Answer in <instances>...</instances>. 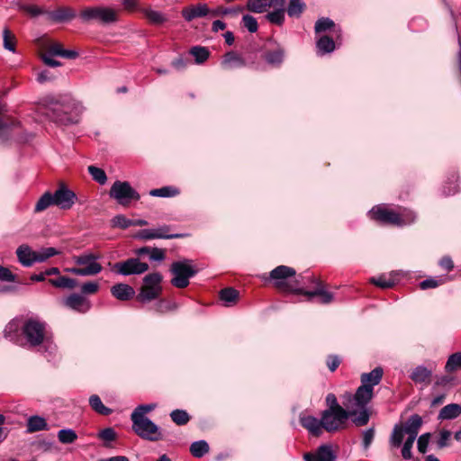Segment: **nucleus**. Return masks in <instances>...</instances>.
I'll return each mask as SVG.
<instances>
[{
  "mask_svg": "<svg viewBox=\"0 0 461 461\" xmlns=\"http://www.w3.org/2000/svg\"><path fill=\"white\" fill-rule=\"evenodd\" d=\"M370 282L376 286L381 288H391L394 285V281L390 278H386L385 276H380L378 277H372Z\"/></svg>",
  "mask_w": 461,
  "mask_h": 461,
  "instance_id": "864d4df0",
  "label": "nucleus"
},
{
  "mask_svg": "<svg viewBox=\"0 0 461 461\" xmlns=\"http://www.w3.org/2000/svg\"><path fill=\"white\" fill-rule=\"evenodd\" d=\"M461 414V406L457 403H450L444 406L439 413V420H453Z\"/></svg>",
  "mask_w": 461,
  "mask_h": 461,
  "instance_id": "2f4dec72",
  "label": "nucleus"
},
{
  "mask_svg": "<svg viewBox=\"0 0 461 461\" xmlns=\"http://www.w3.org/2000/svg\"><path fill=\"white\" fill-rule=\"evenodd\" d=\"M296 272L293 267L282 265L270 272V277L275 280V285L277 289L299 294L303 292V288H295L285 281L288 277L294 276Z\"/></svg>",
  "mask_w": 461,
  "mask_h": 461,
  "instance_id": "ddd939ff",
  "label": "nucleus"
},
{
  "mask_svg": "<svg viewBox=\"0 0 461 461\" xmlns=\"http://www.w3.org/2000/svg\"><path fill=\"white\" fill-rule=\"evenodd\" d=\"M87 170L89 174L91 175L92 178L97 182L100 185H104L107 181V176L105 172L97 167L95 166H89L87 167Z\"/></svg>",
  "mask_w": 461,
  "mask_h": 461,
  "instance_id": "a18cd8bd",
  "label": "nucleus"
},
{
  "mask_svg": "<svg viewBox=\"0 0 461 461\" xmlns=\"http://www.w3.org/2000/svg\"><path fill=\"white\" fill-rule=\"evenodd\" d=\"M49 283L51 284L55 287L69 288V289L76 287V285H77V280L67 277V276H59L55 279H50Z\"/></svg>",
  "mask_w": 461,
  "mask_h": 461,
  "instance_id": "58836bf2",
  "label": "nucleus"
},
{
  "mask_svg": "<svg viewBox=\"0 0 461 461\" xmlns=\"http://www.w3.org/2000/svg\"><path fill=\"white\" fill-rule=\"evenodd\" d=\"M166 258V251L163 249L153 248L150 251L149 259L151 261H158L161 262Z\"/></svg>",
  "mask_w": 461,
  "mask_h": 461,
  "instance_id": "e2e57ef3",
  "label": "nucleus"
},
{
  "mask_svg": "<svg viewBox=\"0 0 461 461\" xmlns=\"http://www.w3.org/2000/svg\"><path fill=\"white\" fill-rule=\"evenodd\" d=\"M190 54L194 57L197 64H201L209 58L210 52L205 47L194 46L190 50Z\"/></svg>",
  "mask_w": 461,
  "mask_h": 461,
  "instance_id": "a19ab883",
  "label": "nucleus"
},
{
  "mask_svg": "<svg viewBox=\"0 0 461 461\" xmlns=\"http://www.w3.org/2000/svg\"><path fill=\"white\" fill-rule=\"evenodd\" d=\"M3 40L5 49L12 52H14L16 44V39L14 34L10 30L5 28L3 32Z\"/></svg>",
  "mask_w": 461,
  "mask_h": 461,
  "instance_id": "de8ad7c7",
  "label": "nucleus"
},
{
  "mask_svg": "<svg viewBox=\"0 0 461 461\" xmlns=\"http://www.w3.org/2000/svg\"><path fill=\"white\" fill-rule=\"evenodd\" d=\"M246 65L245 60L237 53L230 51L226 53L221 61L224 69H235L242 68Z\"/></svg>",
  "mask_w": 461,
  "mask_h": 461,
  "instance_id": "cd10ccee",
  "label": "nucleus"
},
{
  "mask_svg": "<svg viewBox=\"0 0 461 461\" xmlns=\"http://www.w3.org/2000/svg\"><path fill=\"white\" fill-rule=\"evenodd\" d=\"M132 429L142 438L156 441L160 438L158 427L147 417L141 414L131 413Z\"/></svg>",
  "mask_w": 461,
  "mask_h": 461,
  "instance_id": "9d476101",
  "label": "nucleus"
},
{
  "mask_svg": "<svg viewBox=\"0 0 461 461\" xmlns=\"http://www.w3.org/2000/svg\"><path fill=\"white\" fill-rule=\"evenodd\" d=\"M99 258V255L90 252L75 256L73 260L80 267H72L68 269V271L82 276H95L102 271V266L97 262Z\"/></svg>",
  "mask_w": 461,
  "mask_h": 461,
  "instance_id": "423d86ee",
  "label": "nucleus"
},
{
  "mask_svg": "<svg viewBox=\"0 0 461 461\" xmlns=\"http://www.w3.org/2000/svg\"><path fill=\"white\" fill-rule=\"evenodd\" d=\"M84 22L96 21L104 24L114 23L119 19V11L105 6L88 7L81 11Z\"/></svg>",
  "mask_w": 461,
  "mask_h": 461,
  "instance_id": "6e6552de",
  "label": "nucleus"
},
{
  "mask_svg": "<svg viewBox=\"0 0 461 461\" xmlns=\"http://www.w3.org/2000/svg\"><path fill=\"white\" fill-rule=\"evenodd\" d=\"M4 336L8 340L27 349H33L51 357L57 353V345L45 322L30 318L22 322L18 319L9 321Z\"/></svg>",
  "mask_w": 461,
  "mask_h": 461,
  "instance_id": "f257e3e1",
  "label": "nucleus"
},
{
  "mask_svg": "<svg viewBox=\"0 0 461 461\" xmlns=\"http://www.w3.org/2000/svg\"><path fill=\"white\" fill-rule=\"evenodd\" d=\"M18 261L26 267H32L35 263L36 251L26 244L19 246L16 249Z\"/></svg>",
  "mask_w": 461,
  "mask_h": 461,
  "instance_id": "412c9836",
  "label": "nucleus"
},
{
  "mask_svg": "<svg viewBox=\"0 0 461 461\" xmlns=\"http://www.w3.org/2000/svg\"><path fill=\"white\" fill-rule=\"evenodd\" d=\"M52 194L55 205L63 210L70 209L77 200L76 194L65 185H60Z\"/></svg>",
  "mask_w": 461,
  "mask_h": 461,
  "instance_id": "dca6fc26",
  "label": "nucleus"
},
{
  "mask_svg": "<svg viewBox=\"0 0 461 461\" xmlns=\"http://www.w3.org/2000/svg\"><path fill=\"white\" fill-rule=\"evenodd\" d=\"M136 11L141 13L143 16L147 19L148 23L152 25H161L167 22V16L157 10L152 9L150 6L148 7H140L139 5V9Z\"/></svg>",
  "mask_w": 461,
  "mask_h": 461,
  "instance_id": "aec40b11",
  "label": "nucleus"
},
{
  "mask_svg": "<svg viewBox=\"0 0 461 461\" xmlns=\"http://www.w3.org/2000/svg\"><path fill=\"white\" fill-rule=\"evenodd\" d=\"M421 424L422 420L420 416H419L418 414H414L409 418L403 429L405 433L409 435V437H412V438L416 439Z\"/></svg>",
  "mask_w": 461,
  "mask_h": 461,
  "instance_id": "7c9ffc66",
  "label": "nucleus"
},
{
  "mask_svg": "<svg viewBox=\"0 0 461 461\" xmlns=\"http://www.w3.org/2000/svg\"><path fill=\"white\" fill-rule=\"evenodd\" d=\"M308 279L316 284V287L312 291L303 289V292L299 293V294L306 295L309 298L317 296L319 297V303L321 304H329L333 302L334 294L325 289V285L321 280L315 278L313 276H309Z\"/></svg>",
  "mask_w": 461,
  "mask_h": 461,
  "instance_id": "2eb2a0df",
  "label": "nucleus"
},
{
  "mask_svg": "<svg viewBox=\"0 0 461 461\" xmlns=\"http://www.w3.org/2000/svg\"><path fill=\"white\" fill-rule=\"evenodd\" d=\"M15 280V275H14L8 268L0 266V281L14 282Z\"/></svg>",
  "mask_w": 461,
  "mask_h": 461,
  "instance_id": "0e129e2a",
  "label": "nucleus"
},
{
  "mask_svg": "<svg viewBox=\"0 0 461 461\" xmlns=\"http://www.w3.org/2000/svg\"><path fill=\"white\" fill-rule=\"evenodd\" d=\"M112 226L113 228L127 229L131 226V220L126 218L122 214H118L112 219Z\"/></svg>",
  "mask_w": 461,
  "mask_h": 461,
  "instance_id": "603ef678",
  "label": "nucleus"
},
{
  "mask_svg": "<svg viewBox=\"0 0 461 461\" xmlns=\"http://www.w3.org/2000/svg\"><path fill=\"white\" fill-rule=\"evenodd\" d=\"M48 429V424L44 418L34 415L28 419L27 431L30 433L41 431Z\"/></svg>",
  "mask_w": 461,
  "mask_h": 461,
  "instance_id": "473e14b6",
  "label": "nucleus"
},
{
  "mask_svg": "<svg viewBox=\"0 0 461 461\" xmlns=\"http://www.w3.org/2000/svg\"><path fill=\"white\" fill-rule=\"evenodd\" d=\"M50 205H55L53 194L50 192H46L40 197V199L36 203L34 212H42L49 208Z\"/></svg>",
  "mask_w": 461,
  "mask_h": 461,
  "instance_id": "e433bc0d",
  "label": "nucleus"
},
{
  "mask_svg": "<svg viewBox=\"0 0 461 461\" xmlns=\"http://www.w3.org/2000/svg\"><path fill=\"white\" fill-rule=\"evenodd\" d=\"M242 22L244 26L248 29L249 32H256L258 31V22L253 16L249 14H245L242 17Z\"/></svg>",
  "mask_w": 461,
  "mask_h": 461,
  "instance_id": "5fc2aeb1",
  "label": "nucleus"
},
{
  "mask_svg": "<svg viewBox=\"0 0 461 461\" xmlns=\"http://www.w3.org/2000/svg\"><path fill=\"white\" fill-rule=\"evenodd\" d=\"M300 423L315 437H318L322 433V419L318 420L312 415L302 414L300 416Z\"/></svg>",
  "mask_w": 461,
  "mask_h": 461,
  "instance_id": "6ab92c4d",
  "label": "nucleus"
},
{
  "mask_svg": "<svg viewBox=\"0 0 461 461\" xmlns=\"http://www.w3.org/2000/svg\"><path fill=\"white\" fill-rule=\"evenodd\" d=\"M113 269L120 275H140L149 270V265L141 262L138 258H131L125 261L115 263Z\"/></svg>",
  "mask_w": 461,
  "mask_h": 461,
  "instance_id": "4468645a",
  "label": "nucleus"
},
{
  "mask_svg": "<svg viewBox=\"0 0 461 461\" xmlns=\"http://www.w3.org/2000/svg\"><path fill=\"white\" fill-rule=\"evenodd\" d=\"M369 214L372 219L380 222L396 226L410 224L415 220L414 213L407 209L396 212L384 206H375L369 212Z\"/></svg>",
  "mask_w": 461,
  "mask_h": 461,
  "instance_id": "39448f33",
  "label": "nucleus"
},
{
  "mask_svg": "<svg viewBox=\"0 0 461 461\" xmlns=\"http://www.w3.org/2000/svg\"><path fill=\"white\" fill-rule=\"evenodd\" d=\"M458 368H461V353H455L449 356L445 369L447 372H453Z\"/></svg>",
  "mask_w": 461,
  "mask_h": 461,
  "instance_id": "8fccbe9b",
  "label": "nucleus"
},
{
  "mask_svg": "<svg viewBox=\"0 0 461 461\" xmlns=\"http://www.w3.org/2000/svg\"><path fill=\"white\" fill-rule=\"evenodd\" d=\"M59 251L55 248H42L41 250L36 251L35 263L36 262H44L48 258L59 255Z\"/></svg>",
  "mask_w": 461,
  "mask_h": 461,
  "instance_id": "49530a36",
  "label": "nucleus"
},
{
  "mask_svg": "<svg viewBox=\"0 0 461 461\" xmlns=\"http://www.w3.org/2000/svg\"><path fill=\"white\" fill-rule=\"evenodd\" d=\"M285 4L286 0H248L247 8L253 13H267L265 16L267 21L282 26L285 23Z\"/></svg>",
  "mask_w": 461,
  "mask_h": 461,
  "instance_id": "7ed1b4c3",
  "label": "nucleus"
},
{
  "mask_svg": "<svg viewBox=\"0 0 461 461\" xmlns=\"http://www.w3.org/2000/svg\"><path fill=\"white\" fill-rule=\"evenodd\" d=\"M429 438H430V434L429 433L422 434L418 438V450L421 454H425L426 453L427 447H428V445H429Z\"/></svg>",
  "mask_w": 461,
  "mask_h": 461,
  "instance_id": "680f3d73",
  "label": "nucleus"
},
{
  "mask_svg": "<svg viewBox=\"0 0 461 461\" xmlns=\"http://www.w3.org/2000/svg\"><path fill=\"white\" fill-rule=\"evenodd\" d=\"M208 14H211V11L208 8V6L204 4L193 5V6L185 8L182 11L183 17L188 22L192 21L194 18L203 17V16L207 15Z\"/></svg>",
  "mask_w": 461,
  "mask_h": 461,
  "instance_id": "393cba45",
  "label": "nucleus"
},
{
  "mask_svg": "<svg viewBox=\"0 0 461 461\" xmlns=\"http://www.w3.org/2000/svg\"><path fill=\"white\" fill-rule=\"evenodd\" d=\"M374 438H375V429H374V428L367 429L366 430H365L363 432V441H362V444H363V447L365 449H367L370 447Z\"/></svg>",
  "mask_w": 461,
  "mask_h": 461,
  "instance_id": "052dcab7",
  "label": "nucleus"
},
{
  "mask_svg": "<svg viewBox=\"0 0 461 461\" xmlns=\"http://www.w3.org/2000/svg\"><path fill=\"white\" fill-rule=\"evenodd\" d=\"M111 294L120 301H128L134 296L135 291L131 285L120 283L112 286Z\"/></svg>",
  "mask_w": 461,
  "mask_h": 461,
  "instance_id": "5701e85b",
  "label": "nucleus"
},
{
  "mask_svg": "<svg viewBox=\"0 0 461 461\" xmlns=\"http://www.w3.org/2000/svg\"><path fill=\"white\" fill-rule=\"evenodd\" d=\"M209 445L205 440L195 441L190 446V453L193 456L200 458L209 452Z\"/></svg>",
  "mask_w": 461,
  "mask_h": 461,
  "instance_id": "c9c22d12",
  "label": "nucleus"
},
{
  "mask_svg": "<svg viewBox=\"0 0 461 461\" xmlns=\"http://www.w3.org/2000/svg\"><path fill=\"white\" fill-rule=\"evenodd\" d=\"M46 109L47 115L61 124L77 123L83 111L82 105L69 95L50 102Z\"/></svg>",
  "mask_w": 461,
  "mask_h": 461,
  "instance_id": "f03ea898",
  "label": "nucleus"
},
{
  "mask_svg": "<svg viewBox=\"0 0 461 461\" xmlns=\"http://www.w3.org/2000/svg\"><path fill=\"white\" fill-rule=\"evenodd\" d=\"M335 28V23L328 18V17H321L319 18L314 25V31L316 33L324 32L330 30H332Z\"/></svg>",
  "mask_w": 461,
  "mask_h": 461,
  "instance_id": "ea45409f",
  "label": "nucleus"
},
{
  "mask_svg": "<svg viewBox=\"0 0 461 461\" xmlns=\"http://www.w3.org/2000/svg\"><path fill=\"white\" fill-rule=\"evenodd\" d=\"M46 53L53 56H60L67 59H76L77 52L74 50H66L62 45L57 41H49L45 46Z\"/></svg>",
  "mask_w": 461,
  "mask_h": 461,
  "instance_id": "4be33fe9",
  "label": "nucleus"
},
{
  "mask_svg": "<svg viewBox=\"0 0 461 461\" xmlns=\"http://www.w3.org/2000/svg\"><path fill=\"white\" fill-rule=\"evenodd\" d=\"M404 433H405V431H404L403 428L396 425L393 428V433H392V436L390 438L391 445L394 447H399L401 446V444L402 443Z\"/></svg>",
  "mask_w": 461,
  "mask_h": 461,
  "instance_id": "3c124183",
  "label": "nucleus"
},
{
  "mask_svg": "<svg viewBox=\"0 0 461 461\" xmlns=\"http://www.w3.org/2000/svg\"><path fill=\"white\" fill-rule=\"evenodd\" d=\"M172 420L179 426L185 425L190 420L189 414L184 410H174L170 413Z\"/></svg>",
  "mask_w": 461,
  "mask_h": 461,
  "instance_id": "c03bdc74",
  "label": "nucleus"
},
{
  "mask_svg": "<svg viewBox=\"0 0 461 461\" xmlns=\"http://www.w3.org/2000/svg\"><path fill=\"white\" fill-rule=\"evenodd\" d=\"M307 8L303 0H289L286 7L285 6V14L287 13L290 18L299 19Z\"/></svg>",
  "mask_w": 461,
  "mask_h": 461,
  "instance_id": "a878e982",
  "label": "nucleus"
},
{
  "mask_svg": "<svg viewBox=\"0 0 461 461\" xmlns=\"http://www.w3.org/2000/svg\"><path fill=\"white\" fill-rule=\"evenodd\" d=\"M122 5L126 12L133 13L139 9V0H122Z\"/></svg>",
  "mask_w": 461,
  "mask_h": 461,
  "instance_id": "338daca9",
  "label": "nucleus"
},
{
  "mask_svg": "<svg viewBox=\"0 0 461 461\" xmlns=\"http://www.w3.org/2000/svg\"><path fill=\"white\" fill-rule=\"evenodd\" d=\"M316 48L321 54L330 53L335 50V42L330 37L324 35L317 41Z\"/></svg>",
  "mask_w": 461,
  "mask_h": 461,
  "instance_id": "72a5a7b5",
  "label": "nucleus"
},
{
  "mask_svg": "<svg viewBox=\"0 0 461 461\" xmlns=\"http://www.w3.org/2000/svg\"><path fill=\"white\" fill-rule=\"evenodd\" d=\"M264 58L266 61L271 65H279L283 61L284 51L278 48L275 50L266 52Z\"/></svg>",
  "mask_w": 461,
  "mask_h": 461,
  "instance_id": "79ce46f5",
  "label": "nucleus"
},
{
  "mask_svg": "<svg viewBox=\"0 0 461 461\" xmlns=\"http://www.w3.org/2000/svg\"><path fill=\"white\" fill-rule=\"evenodd\" d=\"M64 305L81 313L88 312L91 307L90 302L78 294H72L64 299Z\"/></svg>",
  "mask_w": 461,
  "mask_h": 461,
  "instance_id": "a211bd4d",
  "label": "nucleus"
},
{
  "mask_svg": "<svg viewBox=\"0 0 461 461\" xmlns=\"http://www.w3.org/2000/svg\"><path fill=\"white\" fill-rule=\"evenodd\" d=\"M58 438L62 444H71L77 440V435L71 429H64L58 432Z\"/></svg>",
  "mask_w": 461,
  "mask_h": 461,
  "instance_id": "37998d69",
  "label": "nucleus"
},
{
  "mask_svg": "<svg viewBox=\"0 0 461 461\" xmlns=\"http://www.w3.org/2000/svg\"><path fill=\"white\" fill-rule=\"evenodd\" d=\"M383 373L384 372L381 367H375L369 373L362 374L361 385H366L367 388L374 390V386L380 383Z\"/></svg>",
  "mask_w": 461,
  "mask_h": 461,
  "instance_id": "bb28decb",
  "label": "nucleus"
},
{
  "mask_svg": "<svg viewBox=\"0 0 461 461\" xmlns=\"http://www.w3.org/2000/svg\"><path fill=\"white\" fill-rule=\"evenodd\" d=\"M374 397L373 389H369L366 385H360L353 396H349L348 402L346 404L348 410H356V414L359 411L352 421L356 426H364L369 421V412L366 405Z\"/></svg>",
  "mask_w": 461,
  "mask_h": 461,
  "instance_id": "20e7f679",
  "label": "nucleus"
},
{
  "mask_svg": "<svg viewBox=\"0 0 461 461\" xmlns=\"http://www.w3.org/2000/svg\"><path fill=\"white\" fill-rule=\"evenodd\" d=\"M154 309L157 312L164 313V312L175 310L176 305L172 304L165 300H161L155 304Z\"/></svg>",
  "mask_w": 461,
  "mask_h": 461,
  "instance_id": "bf43d9fd",
  "label": "nucleus"
},
{
  "mask_svg": "<svg viewBox=\"0 0 461 461\" xmlns=\"http://www.w3.org/2000/svg\"><path fill=\"white\" fill-rule=\"evenodd\" d=\"M99 438L104 441H113L116 438V433L112 428H106L100 431Z\"/></svg>",
  "mask_w": 461,
  "mask_h": 461,
  "instance_id": "69168bd1",
  "label": "nucleus"
},
{
  "mask_svg": "<svg viewBox=\"0 0 461 461\" xmlns=\"http://www.w3.org/2000/svg\"><path fill=\"white\" fill-rule=\"evenodd\" d=\"M99 290V284L97 282L89 281L81 285V292L84 294H94Z\"/></svg>",
  "mask_w": 461,
  "mask_h": 461,
  "instance_id": "13d9d810",
  "label": "nucleus"
},
{
  "mask_svg": "<svg viewBox=\"0 0 461 461\" xmlns=\"http://www.w3.org/2000/svg\"><path fill=\"white\" fill-rule=\"evenodd\" d=\"M431 375V370L423 366H418L412 370L411 379L416 384H423L427 385L430 383Z\"/></svg>",
  "mask_w": 461,
  "mask_h": 461,
  "instance_id": "c85d7f7f",
  "label": "nucleus"
},
{
  "mask_svg": "<svg viewBox=\"0 0 461 461\" xmlns=\"http://www.w3.org/2000/svg\"><path fill=\"white\" fill-rule=\"evenodd\" d=\"M178 194L177 190L171 186H164L161 188L152 189L149 192L151 196L157 197H172Z\"/></svg>",
  "mask_w": 461,
  "mask_h": 461,
  "instance_id": "09e8293b",
  "label": "nucleus"
},
{
  "mask_svg": "<svg viewBox=\"0 0 461 461\" xmlns=\"http://www.w3.org/2000/svg\"><path fill=\"white\" fill-rule=\"evenodd\" d=\"M89 404L91 408L99 414L102 415H109L112 413V410L106 406H104L100 399V397L96 394L90 396Z\"/></svg>",
  "mask_w": 461,
  "mask_h": 461,
  "instance_id": "4c0bfd02",
  "label": "nucleus"
},
{
  "mask_svg": "<svg viewBox=\"0 0 461 461\" xmlns=\"http://www.w3.org/2000/svg\"><path fill=\"white\" fill-rule=\"evenodd\" d=\"M109 195L122 206H128L131 201H138L140 198L139 193L131 186L129 182L119 180L113 184Z\"/></svg>",
  "mask_w": 461,
  "mask_h": 461,
  "instance_id": "f8f14e48",
  "label": "nucleus"
},
{
  "mask_svg": "<svg viewBox=\"0 0 461 461\" xmlns=\"http://www.w3.org/2000/svg\"><path fill=\"white\" fill-rule=\"evenodd\" d=\"M169 227L167 225L158 229H144L138 231L135 238L149 240L154 239H176L183 237L182 234H168Z\"/></svg>",
  "mask_w": 461,
  "mask_h": 461,
  "instance_id": "f3484780",
  "label": "nucleus"
},
{
  "mask_svg": "<svg viewBox=\"0 0 461 461\" xmlns=\"http://www.w3.org/2000/svg\"><path fill=\"white\" fill-rule=\"evenodd\" d=\"M161 282L162 276L158 272L145 276L137 300L140 303H148L157 299L162 292Z\"/></svg>",
  "mask_w": 461,
  "mask_h": 461,
  "instance_id": "0eeeda50",
  "label": "nucleus"
},
{
  "mask_svg": "<svg viewBox=\"0 0 461 461\" xmlns=\"http://www.w3.org/2000/svg\"><path fill=\"white\" fill-rule=\"evenodd\" d=\"M170 271L174 276L171 284L176 288L186 287L189 285V279L197 273V270L191 265V261L186 259L172 263Z\"/></svg>",
  "mask_w": 461,
  "mask_h": 461,
  "instance_id": "9b49d317",
  "label": "nucleus"
},
{
  "mask_svg": "<svg viewBox=\"0 0 461 461\" xmlns=\"http://www.w3.org/2000/svg\"><path fill=\"white\" fill-rule=\"evenodd\" d=\"M451 437V432L446 429H443L439 433V438L438 439V447L442 448L447 446V442Z\"/></svg>",
  "mask_w": 461,
  "mask_h": 461,
  "instance_id": "774afa93",
  "label": "nucleus"
},
{
  "mask_svg": "<svg viewBox=\"0 0 461 461\" xmlns=\"http://www.w3.org/2000/svg\"><path fill=\"white\" fill-rule=\"evenodd\" d=\"M243 9L241 7L237 8H225V7H218L215 10L211 11V14L213 16H219V15H227V14H237L238 13L241 12Z\"/></svg>",
  "mask_w": 461,
  "mask_h": 461,
  "instance_id": "4d7b16f0",
  "label": "nucleus"
},
{
  "mask_svg": "<svg viewBox=\"0 0 461 461\" xmlns=\"http://www.w3.org/2000/svg\"><path fill=\"white\" fill-rule=\"evenodd\" d=\"M415 441V438H412V437H408L405 442L403 443L402 448V456L404 459L408 460L411 459V448L413 446V443Z\"/></svg>",
  "mask_w": 461,
  "mask_h": 461,
  "instance_id": "6e6d98bb",
  "label": "nucleus"
},
{
  "mask_svg": "<svg viewBox=\"0 0 461 461\" xmlns=\"http://www.w3.org/2000/svg\"><path fill=\"white\" fill-rule=\"evenodd\" d=\"M238 298L239 292L232 287H227L220 291V299L225 303L226 306L235 303Z\"/></svg>",
  "mask_w": 461,
  "mask_h": 461,
  "instance_id": "f704fd0d",
  "label": "nucleus"
},
{
  "mask_svg": "<svg viewBox=\"0 0 461 461\" xmlns=\"http://www.w3.org/2000/svg\"><path fill=\"white\" fill-rule=\"evenodd\" d=\"M306 461H335V456L328 446H321L316 455L306 454Z\"/></svg>",
  "mask_w": 461,
  "mask_h": 461,
  "instance_id": "c756f323",
  "label": "nucleus"
},
{
  "mask_svg": "<svg viewBox=\"0 0 461 461\" xmlns=\"http://www.w3.org/2000/svg\"><path fill=\"white\" fill-rule=\"evenodd\" d=\"M356 416V410L324 411L321 414L322 428L328 432L342 429L349 417Z\"/></svg>",
  "mask_w": 461,
  "mask_h": 461,
  "instance_id": "1a4fd4ad",
  "label": "nucleus"
},
{
  "mask_svg": "<svg viewBox=\"0 0 461 461\" xmlns=\"http://www.w3.org/2000/svg\"><path fill=\"white\" fill-rule=\"evenodd\" d=\"M49 18L56 23H64L76 17V12L70 7H59L55 11L47 13Z\"/></svg>",
  "mask_w": 461,
  "mask_h": 461,
  "instance_id": "b1692460",
  "label": "nucleus"
}]
</instances>
